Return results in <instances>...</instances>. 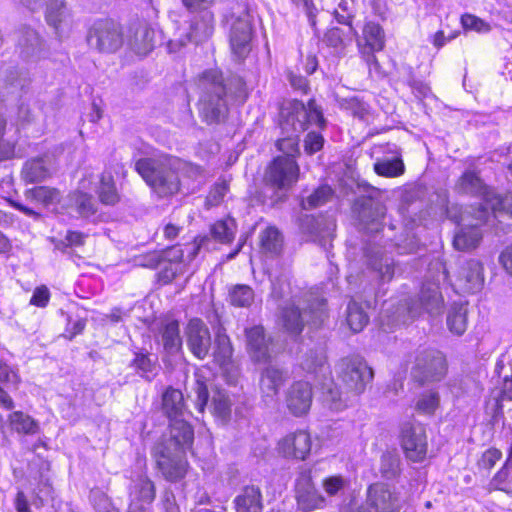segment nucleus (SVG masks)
<instances>
[{"label":"nucleus","mask_w":512,"mask_h":512,"mask_svg":"<svg viewBox=\"0 0 512 512\" xmlns=\"http://www.w3.org/2000/svg\"><path fill=\"white\" fill-rule=\"evenodd\" d=\"M324 124L322 112L314 100H310L306 106L298 100L284 102L280 109V125L288 135L277 141L278 149L284 153L281 157L295 159L299 152L297 134L310 125L322 128Z\"/></svg>","instance_id":"f257e3e1"},{"label":"nucleus","mask_w":512,"mask_h":512,"mask_svg":"<svg viewBox=\"0 0 512 512\" xmlns=\"http://www.w3.org/2000/svg\"><path fill=\"white\" fill-rule=\"evenodd\" d=\"M170 168L161 166L158 161L153 159H140L135 164V169L143 180L160 197H167L177 193L180 190L181 179L174 170H180L183 178H197L201 176V170L198 166L173 160L169 163Z\"/></svg>","instance_id":"f03ea898"},{"label":"nucleus","mask_w":512,"mask_h":512,"mask_svg":"<svg viewBox=\"0 0 512 512\" xmlns=\"http://www.w3.org/2000/svg\"><path fill=\"white\" fill-rule=\"evenodd\" d=\"M200 86L202 89L198 104L200 116L208 124L220 123L228 113L226 91L221 74L216 70L204 72Z\"/></svg>","instance_id":"7ed1b4c3"},{"label":"nucleus","mask_w":512,"mask_h":512,"mask_svg":"<svg viewBox=\"0 0 512 512\" xmlns=\"http://www.w3.org/2000/svg\"><path fill=\"white\" fill-rule=\"evenodd\" d=\"M162 408L170 420V434L174 443L180 446L192 444L194 432L184 419L185 405L180 390L168 388L162 395Z\"/></svg>","instance_id":"20e7f679"},{"label":"nucleus","mask_w":512,"mask_h":512,"mask_svg":"<svg viewBox=\"0 0 512 512\" xmlns=\"http://www.w3.org/2000/svg\"><path fill=\"white\" fill-rule=\"evenodd\" d=\"M302 366L308 373L323 378L321 390L324 402L329 409L341 411L347 406V396H344V393L339 391L332 379L328 377L330 371L326 363V357L322 352L312 353L303 361Z\"/></svg>","instance_id":"39448f33"},{"label":"nucleus","mask_w":512,"mask_h":512,"mask_svg":"<svg viewBox=\"0 0 512 512\" xmlns=\"http://www.w3.org/2000/svg\"><path fill=\"white\" fill-rule=\"evenodd\" d=\"M455 189L460 194L478 196L483 200L481 209L478 210L476 219L483 222L488 219V210L493 213L499 211V205H494L496 198L503 196L496 194L491 188L486 186L482 179L474 171H466L458 179Z\"/></svg>","instance_id":"423d86ee"},{"label":"nucleus","mask_w":512,"mask_h":512,"mask_svg":"<svg viewBox=\"0 0 512 512\" xmlns=\"http://www.w3.org/2000/svg\"><path fill=\"white\" fill-rule=\"evenodd\" d=\"M339 377L347 392L359 394L372 380L373 371L360 357L342 359L337 365Z\"/></svg>","instance_id":"0eeeda50"},{"label":"nucleus","mask_w":512,"mask_h":512,"mask_svg":"<svg viewBox=\"0 0 512 512\" xmlns=\"http://www.w3.org/2000/svg\"><path fill=\"white\" fill-rule=\"evenodd\" d=\"M214 30V16L211 11L205 10L197 15L190 25V32L185 29H178L175 37L167 44L168 51L175 53L188 42H200L209 38Z\"/></svg>","instance_id":"6e6552de"},{"label":"nucleus","mask_w":512,"mask_h":512,"mask_svg":"<svg viewBox=\"0 0 512 512\" xmlns=\"http://www.w3.org/2000/svg\"><path fill=\"white\" fill-rule=\"evenodd\" d=\"M413 373L414 377L421 383L438 382L447 373L446 359L440 351H423L416 358Z\"/></svg>","instance_id":"1a4fd4ad"},{"label":"nucleus","mask_w":512,"mask_h":512,"mask_svg":"<svg viewBox=\"0 0 512 512\" xmlns=\"http://www.w3.org/2000/svg\"><path fill=\"white\" fill-rule=\"evenodd\" d=\"M295 499L297 508L302 512H312L327 506L326 498L313 483L310 470H303L296 479Z\"/></svg>","instance_id":"9d476101"},{"label":"nucleus","mask_w":512,"mask_h":512,"mask_svg":"<svg viewBox=\"0 0 512 512\" xmlns=\"http://www.w3.org/2000/svg\"><path fill=\"white\" fill-rule=\"evenodd\" d=\"M88 43L100 52H114L123 43L121 28L111 20L98 21L90 30Z\"/></svg>","instance_id":"9b49d317"},{"label":"nucleus","mask_w":512,"mask_h":512,"mask_svg":"<svg viewBox=\"0 0 512 512\" xmlns=\"http://www.w3.org/2000/svg\"><path fill=\"white\" fill-rule=\"evenodd\" d=\"M300 169L290 157H276L268 166L265 179L272 187L287 190L292 187L299 178Z\"/></svg>","instance_id":"f8f14e48"},{"label":"nucleus","mask_w":512,"mask_h":512,"mask_svg":"<svg viewBox=\"0 0 512 512\" xmlns=\"http://www.w3.org/2000/svg\"><path fill=\"white\" fill-rule=\"evenodd\" d=\"M186 345L191 354L204 360L212 347L211 333L208 326L200 318L190 319L184 328Z\"/></svg>","instance_id":"ddd939ff"},{"label":"nucleus","mask_w":512,"mask_h":512,"mask_svg":"<svg viewBox=\"0 0 512 512\" xmlns=\"http://www.w3.org/2000/svg\"><path fill=\"white\" fill-rule=\"evenodd\" d=\"M252 17L246 10L239 12L232 21L230 30V46L238 59H244L251 50Z\"/></svg>","instance_id":"4468645a"},{"label":"nucleus","mask_w":512,"mask_h":512,"mask_svg":"<svg viewBox=\"0 0 512 512\" xmlns=\"http://www.w3.org/2000/svg\"><path fill=\"white\" fill-rule=\"evenodd\" d=\"M401 447L413 462H422L427 454V436L424 427L405 423L401 428Z\"/></svg>","instance_id":"2eb2a0df"},{"label":"nucleus","mask_w":512,"mask_h":512,"mask_svg":"<svg viewBox=\"0 0 512 512\" xmlns=\"http://www.w3.org/2000/svg\"><path fill=\"white\" fill-rule=\"evenodd\" d=\"M453 277L455 279H450V281L457 291L463 293L478 292L484 283L482 264L475 259L464 261L459 265Z\"/></svg>","instance_id":"dca6fc26"},{"label":"nucleus","mask_w":512,"mask_h":512,"mask_svg":"<svg viewBox=\"0 0 512 512\" xmlns=\"http://www.w3.org/2000/svg\"><path fill=\"white\" fill-rule=\"evenodd\" d=\"M172 453L167 447L162 448L156 455V462L158 468L162 472L165 479L168 481H178L182 479L187 471V461L184 458L183 452L185 448L190 447L191 444L180 446Z\"/></svg>","instance_id":"f3484780"},{"label":"nucleus","mask_w":512,"mask_h":512,"mask_svg":"<svg viewBox=\"0 0 512 512\" xmlns=\"http://www.w3.org/2000/svg\"><path fill=\"white\" fill-rule=\"evenodd\" d=\"M157 29L146 22L134 24L129 29L128 45L138 55L146 56L155 47Z\"/></svg>","instance_id":"a211bd4d"},{"label":"nucleus","mask_w":512,"mask_h":512,"mask_svg":"<svg viewBox=\"0 0 512 512\" xmlns=\"http://www.w3.org/2000/svg\"><path fill=\"white\" fill-rule=\"evenodd\" d=\"M367 501L376 512H398L401 507L398 494L381 483L369 487Z\"/></svg>","instance_id":"6ab92c4d"},{"label":"nucleus","mask_w":512,"mask_h":512,"mask_svg":"<svg viewBox=\"0 0 512 512\" xmlns=\"http://www.w3.org/2000/svg\"><path fill=\"white\" fill-rule=\"evenodd\" d=\"M20 2L30 10L37 9L42 0H20ZM47 23L52 26L57 33L70 25V14L62 0H49L46 8Z\"/></svg>","instance_id":"aec40b11"},{"label":"nucleus","mask_w":512,"mask_h":512,"mask_svg":"<svg viewBox=\"0 0 512 512\" xmlns=\"http://www.w3.org/2000/svg\"><path fill=\"white\" fill-rule=\"evenodd\" d=\"M312 388L306 381L294 382L286 393V406L295 416L306 414L312 404Z\"/></svg>","instance_id":"412c9836"},{"label":"nucleus","mask_w":512,"mask_h":512,"mask_svg":"<svg viewBox=\"0 0 512 512\" xmlns=\"http://www.w3.org/2000/svg\"><path fill=\"white\" fill-rule=\"evenodd\" d=\"M311 436L305 430L287 434L279 442V450L285 457L304 460L311 451Z\"/></svg>","instance_id":"4be33fe9"},{"label":"nucleus","mask_w":512,"mask_h":512,"mask_svg":"<svg viewBox=\"0 0 512 512\" xmlns=\"http://www.w3.org/2000/svg\"><path fill=\"white\" fill-rule=\"evenodd\" d=\"M130 497L129 512H149L148 506L155 497L153 483L146 476H140L133 484Z\"/></svg>","instance_id":"5701e85b"},{"label":"nucleus","mask_w":512,"mask_h":512,"mask_svg":"<svg viewBox=\"0 0 512 512\" xmlns=\"http://www.w3.org/2000/svg\"><path fill=\"white\" fill-rule=\"evenodd\" d=\"M287 378L288 374L286 371L274 366H269L262 372L260 390L262 398L267 404L275 400Z\"/></svg>","instance_id":"b1692460"},{"label":"nucleus","mask_w":512,"mask_h":512,"mask_svg":"<svg viewBox=\"0 0 512 512\" xmlns=\"http://www.w3.org/2000/svg\"><path fill=\"white\" fill-rule=\"evenodd\" d=\"M247 349L251 358L256 362H265L270 357L269 340L264 328L260 325L245 330Z\"/></svg>","instance_id":"393cba45"},{"label":"nucleus","mask_w":512,"mask_h":512,"mask_svg":"<svg viewBox=\"0 0 512 512\" xmlns=\"http://www.w3.org/2000/svg\"><path fill=\"white\" fill-rule=\"evenodd\" d=\"M385 45V34L382 27L373 21H367L362 29V36L357 41L360 55L371 51H381Z\"/></svg>","instance_id":"a878e982"},{"label":"nucleus","mask_w":512,"mask_h":512,"mask_svg":"<svg viewBox=\"0 0 512 512\" xmlns=\"http://www.w3.org/2000/svg\"><path fill=\"white\" fill-rule=\"evenodd\" d=\"M367 259L368 265L383 283L392 280L395 271L394 260L384 250L380 248L369 249Z\"/></svg>","instance_id":"bb28decb"},{"label":"nucleus","mask_w":512,"mask_h":512,"mask_svg":"<svg viewBox=\"0 0 512 512\" xmlns=\"http://www.w3.org/2000/svg\"><path fill=\"white\" fill-rule=\"evenodd\" d=\"M419 302L421 308L431 315L442 312L444 300L439 290V283L425 282L421 288Z\"/></svg>","instance_id":"cd10ccee"},{"label":"nucleus","mask_w":512,"mask_h":512,"mask_svg":"<svg viewBox=\"0 0 512 512\" xmlns=\"http://www.w3.org/2000/svg\"><path fill=\"white\" fill-rule=\"evenodd\" d=\"M236 512H262V494L256 486H246L234 499Z\"/></svg>","instance_id":"c85d7f7f"},{"label":"nucleus","mask_w":512,"mask_h":512,"mask_svg":"<svg viewBox=\"0 0 512 512\" xmlns=\"http://www.w3.org/2000/svg\"><path fill=\"white\" fill-rule=\"evenodd\" d=\"M18 45L25 58L40 57L42 54V41L38 33L31 28H24L19 32Z\"/></svg>","instance_id":"c756f323"},{"label":"nucleus","mask_w":512,"mask_h":512,"mask_svg":"<svg viewBox=\"0 0 512 512\" xmlns=\"http://www.w3.org/2000/svg\"><path fill=\"white\" fill-rule=\"evenodd\" d=\"M161 339L164 349L168 353H176L181 349L182 338L180 336L179 323L176 320H166L162 323Z\"/></svg>","instance_id":"7c9ffc66"},{"label":"nucleus","mask_w":512,"mask_h":512,"mask_svg":"<svg viewBox=\"0 0 512 512\" xmlns=\"http://www.w3.org/2000/svg\"><path fill=\"white\" fill-rule=\"evenodd\" d=\"M482 239V234L477 225L462 228L458 231L453 240L457 250L467 251L476 248Z\"/></svg>","instance_id":"2f4dec72"},{"label":"nucleus","mask_w":512,"mask_h":512,"mask_svg":"<svg viewBox=\"0 0 512 512\" xmlns=\"http://www.w3.org/2000/svg\"><path fill=\"white\" fill-rule=\"evenodd\" d=\"M311 222H313L312 240L327 249L334 236L335 222L331 219H311Z\"/></svg>","instance_id":"473e14b6"},{"label":"nucleus","mask_w":512,"mask_h":512,"mask_svg":"<svg viewBox=\"0 0 512 512\" xmlns=\"http://www.w3.org/2000/svg\"><path fill=\"white\" fill-rule=\"evenodd\" d=\"M22 175L25 181L34 183L45 180L50 175V171L44 158H35L25 163Z\"/></svg>","instance_id":"72a5a7b5"},{"label":"nucleus","mask_w":512,"mask_h":512,"mask_svg":"<svg viewBox=\"0 0 512 512\" xmlns=\"http://www.w3.org/2000/svg\"><path fill=\"white\" fill-rule=\"evenodd\" d=\"M466 316L467 308L464 304H453L447 316V325L449 330L456 335H462L467 329Z\"/></svg>","instance_id":"f704fd0d"},{"label":"nucleus","mask_w":512,"mask_h":512,"mask_svg":"<svg viewBox=\"0 0 512 512\" xmlns=\"http://www.w3.org/2000/svg\"><path fill=\"white\" fill-rule=\"evenodd\" d=\"M306 313L301 314L299 309L294 306L283 308L281 320L284 328L293 335L301 333L305 321Z\"/></svg>","instance_id":"c9c22d12"},{"label":"nucleus","mask_w":512,"mask_h":512,"mask_svg":"<svg viewBox=\"0 0 512 512\" xmlns=\"http://www.w3.org/2000/svg\"><path fill=\"white\" fill-rule=\"evenodd\" d=\"M27 197L42 204L44 207H50L60 202L61 194L59 190L47 186L35 187L26 193Z\"/></svg>","instance_id":"e433bc0d"},{"label":"nucleus","mask_w":512,"mask_h":512,"mask_svg":"<svg viewBox=\"0 0 512 512\" xmlns=\"http://www.w3.org/2000/svg\"><path fill=\"white\" fill-rule=\"evenodd\" d=\"M368 315L361 304L352 300L347 307V324L350 329L357 333L363 330L368 323Z\"/></svg>","instance_id":"4c0bfd02"},{"label":"nucleus","mask_w":512,"mask_h":512,"mask_svg":"<svg viewBox=\"0 0 512 512\" xmlns=\"http://www.w3.org/2000/svg\"><path fill=\"white\" fill-rule=\"evenodd\" d=\"M9 422L13 430L23 434H36L38 432V423L29 415L15 411L9 415Z\"/></svg>","instance_id":"58836bf2"},{"label":"nucleus","mask_w":512,"mask_h":512,"mask_svg":"<svg viewBox=\"0 0 512 512\" xmlns=\"http://www.w3.org/2000/svg\"><path fill=\"white\" fill-rule=\"evenodd\" d=\"M97 192L103 204L114 205L119 200L113 177L109 173H103L101 175Z\"/></svg>","instance_id":"ea45409f"},{"label":"nucleus","mask_w":512,"mask_h":512,"mask_svg":"<svg viewBox=\"0 0 512 512\" xmlns=\"http://www.w3.org/2000/svg\"><path fill=\"white\" fill-rule=\"evenodd\" d=\"M440 405V395L435 390H427L419 394L415 409L424 415H433Z\"/></svg>","instance_id":"a19ab883"},{"label":"nucleus","mask_w":512,"mask_h":512,"mask_svg":"<svg viewBox=\"0 0 512 512\" xmlns=\"http://www.w3.org/2000/svg\"><path fill=\"white\" fill-rule=\"evenodd\" d=\"M235 232L236 222L233 218L230 217L215 222L211 227L212 236L222 243H229L232 241Z\"/></svg>","instance_id":"79ce46f5"},{"label":"nucleus","mask_w":512,"mask_h":512,"mask_svg":"<svg viewBox=\"0 0 512 512\" xmlns=\"http://www.w3.org/2000/svg\"><path fill=\"white\" fill-rule=\"evenodd\" d=\"M232 346L229 337L220 330L216 333L215 348L213 356L215 361L220 364H226L232 356Z\"/></svg>","instance_id":"37998d69"},{"label":"nucleus","mask_w":512,"mask_h":512,"mask_svg":"<svg viewBox=\"0 0 512 512\" xmlns=\"http://www.w3.org/2000/svg\"><path fill=\"white\" fill-rule=\"evenodd\" d=\"M260 243L263 251L277 254L282 247L281 235L276 228L268 227L261 233Z\"/></svg>","instance_id":"c03bdc74"},{"label":"nucleus","mask_w":512,"mask_h":512,"mask_svg":"<svg viewBox=\"0 0 512 512\" xmlns=\"http://www.w3.org/2000/svg\"><path fill=\"white\" fill-rule=\"evenodd\" d=\"M70 201L71 205L83 217H89L96 211L92 196L87 193L81 191L74 192L70 195Z\"/></svg>","instance_id":"a18cd8bd"},{"label":"nucleus","mask_w":512,"mask_h":512,"mask_svg":"<svg viewBox=\"0 0 512 512\" xmlns=\"http://www.w3.org/2000/svg\"><path fill=\"white\" fill-rule=\"evenodd\" d=\"M353 34V29L351 26L348 27V31H344L341 28L334 27L329 29L325 36L324 42L333 48L342 49L347 44L351 42V35Z\"/></svg>","instance_id":"49530a36"},{"label":"nucleus","mask_w":512,"mask_h":512,"mask_svg":"<svg viewBox=\"0 0 512 512\" xmlns=\"http://www.w3.org/2000/svg\"><path fill=\"white\" fill-rule=\"evenodd\" d=\"M213 414L222 421H227L231 414V401L222 391L214 394L212 399Z\"/></svg>","instance_id":"de8ad7c7"},{"label":"nucleus","mask_w":512,"mask_h":512,"mask_svg":"<svg viewBox=\"0 0 512 512\" xmlns=\"http://www.w3.org/2000/svg\"><path fill=\"white\" fill-rule=\"evenodd\" d=\"M380 471L383 477L392 479L400 472V458L395 452H386L381 457Z\"/></svg>","instance_id":"09e8293b"},{"label":"nucleus","mask_w":512,"mask_h":512,"mask_svg":"<svg viewBox=\"0 0 512 512\" xmlns=\"http://www.w3.org/2000/svg\"><path fill=\"white\" fill-rule=\"evenodd\" d=\"M229 296L231 304L237 307H248L254 300V292L247 285H236Z\"/></svg>","instance_id":"8fccbe9b"},{"label":"nucleus","mask_w":512,"mask_h":512,"mask_svg":"<svg viewBox=\"0 0 512 512\" xmlns=\"http://www.w3.org/2000/svg\"><path fill=\"white\" fill-rule=\"evenodd\" d=\"M374 169L378 175L396 177L404 172V164L400 159L395 158L375 163Z\"/></svg>","instance_id":"3c124183"},{"label":"nucleus","mask_w":512,"mask_h":512,"mask_svg":"<svg viewBox=\"0 0 512 512\" xmlns=\"http://www.w3.org/2000/svg\"><path fill=\"white\" fill-rule=\"evenodd\" d=\"M332 196V189L327 185H322L314 191L309 197L302 200L301 205L304 209H312L326 203Z\"/></svg>","instance_id":"603ef678"},{"label":"nucleus","mask_w":512,"mask_h":512,"mask_svg":"<svg viewBox=\"0 0 512 512\" xmlns=\"http://www.w3.org/2000/svg\"><path fill=\"white\" fill-rule=\"evenodd\" d=\"M348 486V480L340 475L326 477L322 481V488L328 496H336Z\"/></svg>","instance_id":"864d4df0"},{"label":"nucleus","mask_w":512,"mask_h":512,"mask_svg":"<svg viewBox=\"0 0 512 512\" xmlns=\"http://www.w3.org/2000/svg\"><path fill=\"white\" fill-rule=\"evenodd\" d=\"M461 23L463 28L466 30H473L479 33H486L490 31V26L488 23L471 14L463 15L461 18Z\"/></svg>","instance_id":"5fc2aeb1"},{"label":"nucleus","mask_w":512,"mask_h":512,"mask_svg":"<svg viewBox=\"0 0 512 512\" xmlns=\"http://www.w3.org/2000/svg\"><path fill=\"white\" fill-rule=\"evenodd\" d=\"M507 465L508 464L506 463L503 468L498 471V473L493 477L490 485L494 489L512 494V482L508 480Z\"/></svg>","instance_id":"6e6d98bb"},{"label":"nucleus","mask_w":512,"mask_h":512,"mask_svg":"<svg viewBox=\"0 0 512 512\" xmlns=\"http://www.w3.org/2000/svg\"><path fill=\"white\" fill-rule=\"evenodd\" d=\"M91 502L97 512H115L108 497L99 490L91 491Z\"/></svg>","instance_id":"4d7b16f0"},{"label":"nucleus","mask_w":512,"mask_h":512,"mask_svg":"<svg viewBox=\"0 0 512 512\" xmlns=\"http://www.w3.org/2000/svg\"><path fill=\"white\" fill-rule=\"evenodd\" d=\"M0 381L14 387H17L20 383L18 373L2 359H0Z\"/></svg>","instance_id":"13d9d810"},{"label":"nucleus","mask_w":512,"mask_h":512,"mask_svg":"<svg viewBox=\"0 0 512 512\" xmlns=\"http://www.w3.org/2000/svg\"><path fill=\"white\" fill-rule=\"evenodd\" d=\"M502 457V453L500 450L491 448L485 451L480 460L478 461V466L481 469L489 471L494 465L500 460Z\"/></svg>","instance_id":"bf43d9fd"},{"label":"nucleus","mask_w":512,"mask_h":512,"mask_svg":"<svg viewBox=\"0 0 512 512\" xmlns=\"http://www.w3.org/2000/svg\"><path fill=\"white\" fill-rule=\"evenodd\" d=\"M324 138L316 132H309L304 140V149L307 154H314L322 149Z\"/></svg>","instance_id":"052dcab7"},{"label":"nucleus","mask_w":512,"mask_h":512,"mask_svg":"<svg viewBox=\"0 0 512 512\" xmlns=\"http://www.w3.org/2000/svg\"><path fill=\"white\" fill-rule=\"evenodd\" d=\"M133 365L137 370L141 371L142 376L150 379V375H153L155 366L147 355L137 354Z\"/></svg>","instance_id":"680f3d73"},{"label":"nucleus","mask_w":512,"mask_h":512,"mask_svg":"<svg viewBox=\"0 0 512 512\" xmlns=\"http://www.w3.org/2000/svg\"><path fill=\"white\" fill-rule=\"evenodd\" d=\"M195 393H196V402H195L196 408L199 412L202 413L204 411V408L207 405L209 393H208L207 386L200 379L196 380Z\"/></svg>","instance_id":"e2e57ef3"},{"label":"nucleus","mask_w":512,"mask_h":512,"mask_svg":"<svg viewBox=\"0 0 512 512\" xmlns=\"http://www.w3.org/2000/svg\"><path fill=\"white\" fill-rule=\"evenodd\" d=\"M49 299V289L46 286H40L34 290L33 295L30 299V304L38 307H45L48 304Z\"/></svg>","instance_id":"0e129e2a"},{"label":"nucleus","mask_w":512,"mask_h":512,"mask_svg":"<svg viewBox=\"0 0 512 512\" xmlns=\"http://www.w3.org/2000/svg\"><path fill=\"white\" fill-rule=\"evenodd\" d=\"M352 113L355 117L360 120L369 121L370 119V107L364 102L355 101L351 105Z\"/></svg>","instance_id":"69168bd1"},{"label":"nucleus","mask_w":512,"mask_h":512,"mask_svg":"<svg viewBox=\"0 0 512 512\" xmlns=\"http://www.w3.org/2000/svg\"><path fill=\"white\" fill-rule=\"evenodd\" d=\"M226 192H227V187L224 183L217 184L210 191V193L207 197V201L211 205H217L223 199Z\"/></svg>","instance_id":"338daca9"},{"label":"nucleus","mask_w":512,"mask_h":512,"mask_svg":"<svg viewBox=\"0 0 512 512\" xmlns=\"http://www.w3.org/2000/svg\"><path fill=\"white\" fill-rule=\"evenodd\" d=\"M494 205H499L498 213H505L512 217V191L505 194L502 198H496Z\"/></svg>","instance_id":"774afa93"}]
</instances>
